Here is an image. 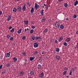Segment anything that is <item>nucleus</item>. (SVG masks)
I'll use <instances>...</instances> for the list:
<instances>
[{
    "label": "nucleus",
    "mask_w": 78,
    "mask_h": 78,
    "mask_svg": "<svg viewBox=\"0 0 78 78\" xmlns=\"http://www.w3.org/2000/svg\"><path fill=\"white\" fill-rule=\"evenodd\" d=\"M55 26L56 28H59V27L60 26V23L58 22L55 23Z\"/></svg>",
    "instance_id": "nucleus-1"
},
{
    "label": "nucleus",
    "mask_w": 78,
    "mask_h": 78,
    "mask_svg": "<svg viewBox=\"0 0 78 78\" xmlns=\"http://www.w3.org/2000/svg\"><path fill=\"white\" fill-rule=\"evenodd\" d=\"M39 46V44L35 42L34 44V48H37Z\"/></svg>",
    "instance_id": "nucleus-2"
},
{
    "label": "nucleus",
    "mask_w": 78,
    "mask_h": 78,
    "mask_svg": "<svg viewBox=\"0 0 78 78\" xmlns=\"http://www.w3.org/2000/svg\"><path fill=\"white\" fill-rule=\"evenodd\" d=\"M22 10L23 11H25V10H26V4H25L23 5Z\"/></svg>",
    "instance_id": "nucleus-3"
},
{
    "label": "nucleus",
    "mask_w": 78,
    "mask_h": 78,
    "mask_svg": "<svg viewBox=\"0 0 78 78\" xmlns=\"http://www.w3.org/2000/svg\"><path fill=\"white\" fill-rule=\"evenodd\" d=\"M35 8L36 10H37V9H39V8H40V6H39V5H38L37 4H35Z\"/></svg>",
    "instance_id": "nucleus-4"
},
{
    "label": "nucleus",
    "mask_w": 78,
    "mask_h": 78,
    "mask_svg": "<svg viewBox=\"0 0 78 78\" xmlns=\"http://www.w3.org/2000/svg\"><path fill=\"white\" fill-rule=\"evenodd\" d=\"M17 9L18 11H21L22 10V7L19 6H18Z\"/></svg>",
    "instance_id": "nucleus-5"
},
{
    "label": "nucleus",
    "mask_w": 78,
    "mask_h": 78,
    "mask_svg": "<svg viewBox=\"0 0 78 78\" xmlns=\"http://www.w3.org/2000/svg\"><path fill=\"white\" fill-rule=\"evenodd\" d=\"M37 67L38 69H41L42 68V66H41V65L38 64L37 66Z\"/></svg>",
    "instance_id": "nucleus-6"
},
{
    "label": "nucleus",
    "mask_w": 78,
    "mask_h": 78,
    "mask_svg": "<svg viewBox=\"0 0 78 78\" xmlns=\"http://www.w3.org/2000/svg\"><path fill=\"white\" fill-rule=\"evenodd\" d=\"M25 74V73L23 71H21L20 74V75L21 76H23V75Z\"/></svg>",
    "instance_id": "nucleus-7"
},
{
    "label": "nucleus",
    "mask_w": 78,
    "mask_h": 78,
    "mask_svg": "<svg viewBox=\"0 0 78 78\" xmlns=\"http://www.w3.org/2000/svg\"><path fill=\"white\" fill-rule=\"evenodd\" d=\"M9 56H10V54L8 52L7 53L5 56V58H8Z\"/></svg>",
    "instance_id": "nucleus-8"
},
{
    "label": "nucleus",
    "mask_w": 78,
    "mask_h": 78,
    "mask_svg": "<svg viewBox=\"0 0 78 78\" xmlns=\"http://www.w3.org/2000/svg\"><path fill=\"white\" fill-rule=\"evenodd\" d=\"M64 38H63V37L61 36L59 38V39H58V41H62V40H63V39Z\"/></svg>",
    "instance_id": "nucleus-9"
},
{
    "label": "nucleus",
    "mask_w": 78,
    "mask_h": 78,
    "mask_svg": "<svg viewBox=\"0 0 78 78\" xmlns=\"http://www.w3.org/2000/svg\"><path fill=\"white\" fill-rule=\"evenodd\" d=\"M47 31H48V29L46 28L43 31V32L44 33H46L47 32Z\"/></svg>",
    "instance_id": "nucleus-10"
},
{
    "label": "nucleus",
    "mask_w": 78,
    "mask_h": 78,
    "mask_svg": "<svg viewBox=\"0 0 78 78\" xmlns=\"http://www.w3.org/2000/svg\"><path fill=\"white\" fill-rule=\"evenodd\" d=\"M44 10L42 9L41 10L40 12V13L41 15V16H42L43 15H44Z\"/></svg>",
    "instance_id": "nucleus-11"
},
{
    "label": "nucleus",
    "mask_w": 78,
    "mask_h": 78,
    "mask_svg": "<svg viewBox=\"0 0 78 78\" xmlns=\"http://www.w3.org/2000/svg\"><path fill=\"white\" fill-rule=\"evenodd\" d=\"M44 73H42L39 76V78H42L44 76Z\"/></svg>",
    "instance_id": "nucleus-12"
},
{
    "label": "nucleus",
    "mask_w": 78,
    "mask_h": 78,
    "mask_svg": "<svg viewBox=\"0 0 78 78\" xmlns=\"http://www.w3.org/2000/svg\"><path fill=\"white\" fill-rule=\"evenodd\" d=\"M29 59H30V60L31 61H32L33 60H34V57H30Z\"/></svg>",
    "instance_id": "nucleus-13"
},
{
    "label": "nucleus",
    "mask_w": 78,
    "mask_h": 78,
    "mask_svg": "<svg viewBox=\"0 0 78 78\" xmlns=\"http://www.w3.org/2000/svg\"><path fill=\"white\" fill-rule=\"evenodd\" d=\"M78 4V1L77 0H76L74 3V5L75 6H76Z\"/></svg>",
    "instance_id": "nucleus-14"
},
{
    "label": "nucleus",
    "mask_w": 78,
    "mask_h": 78,
    "mask_svg": "<svg viewBox=\"0 0 78 78\" xmlns=\"http://www.w3.org/2000/svg\"><path fill=\"white\" fill-rule=\"evenodd\" d=\"M56 58L58 60H59L61 58V57L59 55H57L56 57Z\"/></svg>",
    "instance_id": "nucleus-15"
},
{
    "label": "nucleus",
    "mask_w": 78,
    "mask_h": 78,
    "mask_svg": "<svg viewBox=\"0 0 78 78\" xmlns=\"http://www.w3.org/2000/svg\"><path fill=\"white\" fill-rule=\"evenodd\" d=\"M64 27V25H63V24H61L60 25V28H61V29H63Z\"/></svg>",
    "instance_id": "nucleus-16"
},
{
    "label": "nucleus",
    "mask_w": 78,
    "mask_h": 78,
    "mask_svg": "<svg viewBox=\"0 0 78 78\" xmlns=\"http://www.w3.org/2000/svg\"><path fill=\"white\" fill-rule=\"evenodd\" d=\"M46 20V19H45V18L43 17L42 19H41V22H44V21H45Z\"/></svg>",
    "instance_id": "nucleus-17"
},
{
    "label": "nucleus",
    "mask_w": 78,
    "mask_h": 78,
    "mask_svg": "<svg viewBox=\"0 0 78 78\" xmlns=\"http://www.w3.org/2000/svg\"><path fill=\"white\" fill-rule=\"evenodd\" d=\"M22 29H20L19 30L17 31V33L18 34H20V33H21V32L22 31Z\"/></svg>",
    "instance_id": "nucleus-18"
},
{
    "label": "nucleus",
    "mask_w": 78,
    "mask_h": 78,
    "mask_svg": "<svg viewBox=\"0 0 78 78\" xmlns=\"http://www.w3.org/2000/svg\"><path fill=\"white\" fill-rule=\"evenodd\" d=\"M17 9H16V8H14L13 9V12H16V11H17Z\"/></svg>",
    "instance_id": "nucleus-19"
},
{
    "label": "nucleus",
    "mask_w": 78,
    "mask_h": 78,
    "mask_svg": "<svg viewBox=\"0 0 78 78\" xmlns=\"http://www.w3.org/2000/svg\"><path fill=\"white\" fill-rule=\"evenodd\" d=\"M24 22L25 23V24L26 25H28V20H26V21L25 20H24Z\"/></svg>",
    "instance_id": "nucleus-20"
},
{
    "label": "nucleus",
    "mask_w": 78,
    "mask_h": 78,
    "mask_svg": "<svg viewBox=\"0 0 78 78\" xmlns=\"http://www.w3.org/2000/svg\"><path fill=\"white\" fill-rule=\"evenodd\" d=\"M30 74H31V75H34V71H30Z\"/></svg>",
    "instance_id": "nucleus-21"
},
{
    "label": "nucleus",
    "mask_w": 78,
    "mask_h": 78,
    "mask_svg": "<svg viewBox=\"0 0 78 78\" xmlns=\"http://www.w3.org/2000/svg\"><path fill=\"white\" fill-rule=\"evenodd\" d=\"M32 39L33 41L35 40V37H35V36H34V35H32Z\"/></svg>",
    "instance_id": "nucleus-22"
},
{
    "label": "nucleus",
    "mask_w": 78,
    "mask_h": 78,
    "mask_svg": "<svg viewBox=\"0 0 78 78\" xmlns=\"http://www.w3.org/2000/svg\"><path fill=\"white\" fill-rule=\"evenodd\" d=\"M13 61L15 62L17 61V58L16 57H15L13 58Z\"/></svg>",
    "instance_id": "nucleus-23"
},
{
    "label": "nucleus",
    "mask_w": 78,
    "mask_h": 78,
    "mask_svg": "<svg viewBox=\"0 0 78 78\" xmlns=\"http://www.w3.org/2000/svg\"><path fill=\"white\" fill-rule=\"evenodd\" d=\"M66 42H69L70 41V38H66V39L65 40Z\"/></svg>",
    "instance_id": "nucleus-24"
},
{
    "label": "nucleus",
    "mask_w": 78,
    "mask_h": 78,
    "mask_svg": "<svg viewBox=\"0 0 78 78\" xmlns=\"http://www.w3.org/2000/svg\"><path fill=\"white\" fill-rule=\"evenodd\" d=\"M33 11H34V9H33V8H32L31 10H30V12L31 14L32 13H33Z\"/></svg>",
    "instance_id": "nucleus-25"
},
{
    "label": "nucleus",
    "mask_w": 78,
    "mask_h": 78,
    "mask_svg": "<svg viewBox=\"0 0 78 78\" xmlns=\"http://www.w3.org/2000/svg\"><path fill=\"white\" fill-rule=\"evenodd\" d=\"M22 54L23 56H26V55H27V53L25 52H23Z\"/></svg>",
    "instance_id": "nucleus-26"
},
{
    "label": "nucleus",
    "mask_w": 78,
    "mask_h": 78,
    "mask_svg": "<svg viewBox=\"0 0 78 78\" xmlns=\"http://www.w3.org/2000/svg\"><path fill=\"white\" fill-rule=\"evenodd\" d=\"M11 16H10L9 17V18H8V19H7V21H9V20H11Z\"/></svg>",
    "instance_id": "nucleus-27"
},
{
    "label": "nucleus",
    "mask_w": 78,
    "mask_h": 78,
    "mask_svg": "<svg viewBox=\"0 0 78 78\" xmlns=\"http://www.w3.org/2000/svg\"><path fill=\"white\" fill-rule=\"evenodd\" d=\"M38 54V52L37 51H34V54L35 55H37Z\"/></svg>",
    "instance_id": "nucleus-28"
},
{
    "label": "nucleus",
    "mask_w": 78,
    "mask_h": 78,
    "mask_svg": "<svg viewBox=\"0 0 78 78\" xmlns=\"http://www.w3.org/2000/svg\"><path fill=\"white\" fill-rule=\"evenodd\" d=\"M35 39L36 40H37L39 39H41V37H35Z\"/></svg>",
    "instance_id": "nucleus-29"
},
{
    "label": "nucleus",
    "mask_w": 78,
    "mask_h": 78,
    "mask_svg": "<svg viewBox=\"0 0 78 78\" xmlns=\"http://www.w3.org/2000/svg\"><path fill=\"white\" fill-rule=\"evenodd\" d=\"M6 66L7 67H10L11 66V65L9 63L6 64Z\"/></svg>",
    "instance_id": "nucleus-30"
},
{
    "label": "nucleus",
    "mask_w": 78,
    "mask_h": 78,
    "mask_svg": "<svg viewBox=\"0 0 78 78\" xmlns=\"http://www.w3.org/2000/svg\"><path fill=\"white\" fill-rule=\"evenodd\" d=\"M14 31V28H13L10 31L11 33H13Z\"/></svg>",
    "instance_id": "nucleus-31"
},
{
    "label": "nucleus",
    "mask_w": 78,
    "mask_h": 78,
    "mask_svg": "<svg viewBox=\"0 0 78 78\" xmlns=\"http://www.w3.org/2000/svg\"><path fill=\"white\" fill-rule=\"evenodd\" d=\"M39 61L41 62H42V58H41V57H39Z\"/></svg>",
    "instance_id": "nucleus-32"
},
{
    "label": "nucleus",
    "mask_w": 78,
    "mask_h": 78,
    "mask_svg": "<svg viewBox=\"0 0 78 78\" xmlns=\"http://www.w3.org/2000/svg\"><path fill=\"white\" fill-rule=\"evenodd\" d=\"M77 48H78V42L77 43V45H76V46L75 47V49H76Z\"/></svg>",
    "instance_id": "nucleus-33"
},
{
    "label": "nucleus",
    "mask_w": 78,
    "mask_h": 78,
    "mask_svg": "<svg viewBox=\"0 0 78 78\" xmlns=\"http://www.w3.org/2000/svg\"><path fill=\"white\" fill-rule=\"evenodd\" d=\"M34 32V30L32 29L31 30H30V33H31V34H32Z\"/></svg>",
    "instance_id": "nucleus-34"
},
{
    "label": "nucleus",
    "mask_w": 78,
    "mask_h": 78,
    "mask_svg": "<svg viewBox=\"0 0 78 78\" xmlns=\"http://www.w3.org/2000/svg\"><path fill=\"white\" fill-rule=\"evenodd\" d=\"M59 49L58 48H56V51L57 52H59Z\"/></svg>",
    "instance_id": "nucleus-35"
},
{
    "label": "nucleus",
    "mask_w": 78,
    "mask_h": 78,
    "mask_svg": "<svg viewBox=\"0 0 78 78\" xmlns=\"http://www.w3.org/2000/svg\"><path fill=\"white\" fill-rule=\"evenodd\" d=\"M65 7H67L68 6V4L67 3H65L64 4Z\"/></svg>",
    "instance_id": "nucleus-36"
},
{
    "label": "nucleus",
    "mask_w": 78,
    "mask_h": 78,
    "mask_svg": "<svg viewBox=\"0 0 78 78\" xmlns=\"http://www.w3.org/2000/svg\"><path fill=\"white\" fill-rule=\"evenodd\" d=\"M11 35H8L7 36V37L8 39H9V37H11Z\"/></svg>",
    "instance_id": "nucleus-37"
},
{
    "label": "nucleus",
    "mask_w": 78,
    "mask_h": 78,
    "mask_svg": "<svg viewBox=\"0 0 78 78\" xmlns=\"http://www.w3.org/2000/svg\"><path fill=\"white\" fill-rule=\"evenodd\" d=\"M66 74H67V71H65L63 73V75H66Z\"/></svg>",
    "instance_id": "nucleus-38"
},
{
    "label": "nucleus",
    "mask_w": 78,
    "mask_h": 78,
    "mask_svg": "<svg viewBox=\"0 0 78 78\" xmlns=\"http://www.w3.org/2000/svg\"><path fill=\"white\" fill-rule=\"evenodd\" d=\"M63 45L65 46H67V43L66 42H65L63 43Z\"/></svg>",
    "instance_id": "nucleus-39"
},
{
    "label": "nucleus",
    "mask_w": 78,
    "mask_h": 78,
    "mask_svg": "<svg viewBox=\"0 0 78 78\" xmlns=\"http://www.w3.org/2000/svg\"><path fill=\"white\" fill-rule=\"evenodd\" d=\"M76 17H77V15H74L73 17V19H75V18H76Z\"/></svg>",
    "instance_id": "nucleus-40"
},
{
    "label": "nucleus",
    "mask_w": 78,
    "mask_h": 78,
    "mask_svg": "<svg viewBox=\"0 0 78 78\" xmlns=\"http://www.w3.org/2000/svg\"><path fill=\"white\" fill-rule=\"evenodd\" d=\"M26 39V37L25 36H23L22 37V40H25Z\"/></svg>",
    "instance_id": "nucleus-41"
},
{
    "label": "nucleus",
    "mask_w": 78,
    "mask_h": 78,
    "mask_svg": "<svg viewBox=\"0 0 78 78\" xmlns=\"http://www.w3.org/2000/svg\"><path fill=\"white\" fill-rule=\"evenodd\" d=\"M10 41H13V40H14V38L12 37H11L10 38Z\"/></svg>",
    "instance_id": "nucleus-42"
},
{
    "label": "nucleus",
    "mask_w": 78,
    "mask_h": 78,
    "mask_svg": "<svg viewBox=\"0 0 78 78\" xmlns=\"http://www.w3.org/2000/svg\"><path fill=\"white\" fill-rule=\"evenodd\" d=\"M31 27L33 29H34L35 27L34 26H32Z\"/></svg>",
    "instance_id": "nucleus-43"
},
{
    "label": "nucleus",
    "mask_w": 78,
    "mask_h": 78,
    "mask_svg": "<svg viewBox=\"0 0 78 78\" xmlns=\"http://www.w3.org/2000/svg\"><path fill=\"white\" fill-rule=\"evenodd\" d=\"M64 70H68V68H67V67H65L64 68Z\"/></svg>",
    "instance_id": "nucleus-44"
},
{
    "label": "nucleus",
    "mask_w": 78,
    "mask_h": 78,
    "mask_svg": "<svg viewBox=\"0 0 78 78\" xmlns=\"http://www.w3.org/2000/svg\"><path fill=\"white\" fill-rule=\"evenodd\" d=\"M12 27H9V30H11V29H12Z\"/></svg>",
    "instance_id": "nucleus-45"
},
{
    "label": "nucleus",
    "mask_w": 78,
    "mask_h": 78,
    "mask_svg": "<svg viewBox=\"0 0 78 78\" xmlns=\"http://www.w3.org/2000/svg\"><path fill=\"white\" fill-rule=\"evenodd\" d=\"M3 67V65H1L0 66V69H1Z\"/></svg>",
    "instance_id": "nucleus-46"
},
{
    "label": "nucleus",
    "mask_w": 78,
    "mask_h": 78,
    "mask_svg": "<svg viewBox=\"0 0 78 78\" xmlns=\"http://www.w3.org/2000/svg\"><path fill=\"white\" fill-rule=\"evenodd\" d=\"M55 44H58V41L55 40Z\"/></svg>",
    "instance_id": "nucleus-47"
},
{
    "label": "nucleus",
    "mask_w": 78,
    "mask_h": 78,
    "mask_svg": "<svg viewBox=\"0 0 78 78\" xmlns=\"http://www.w3.org/2000/svg\"><path fill=\"white\" fill-rule=\"evenodd\" d=\"M72 71H70V75H72Z\"/></svg>",
    "instance_id": "nucleus-48"
},
{
    "label": "nucleus",
    "mask_w": 78,
    "mask_h": 78,
    "mask_svg": "<svg viewBox=\"0 0 78 78\" xmlns=\"http://www.w3.org/2000/svg\"><path fill=\"white\" fill-rule=\"evenodd\" d=\"M50 41L51 42H53L54 41V40H53V39H51Z\"/></svg>",
    "instance_id": "nucleus-49"
},
{
    "label": "nucleus",
    "mask_w": 78,
    "mask_h": 78,
    "mask_svg": "<svg viewBox=\"0 0 78 78\" xmlns=\"http://www.w3.org/2000/svg\"><path fill=\"white\" fill-rule=\"evenodd\" d=\"M72 71V72H73V71H74V70H75V69H74V68H72L71 69Z\"/></svg>",
    "instance_id": "nucleus-50"
},
{
    "label": "nucleus",
    "mask_w": 78,
    "mask_h": 78,
    "mask_svg": "<svg viewBox=\"0 0 78 78\" xmlns=\"http://www.w3.org/2000/svg\"><path fill=\"white\" fill-rule=\"evenodd\" d=\"M2 11H0V15H2Z\"/></svg>",
    "instance_id": "nucleus-51"
},
{
    "label": "nucleus",
    "mask_w": 78,
    "mask_h": 78,
    "mask_svg": "<svg viewBox=\"0 0 78 78\" xmlns=\"http://www.w3.org/2000/svg\"><path fill=\"white\" fill-rule=\"evenodd\" d=\"M49 22H51V20H48Z\"/></svg>",
    "instance_id": "nucleus-52"
},
{
    "label": "nucleus",
    "mask_w": 78,
    "mask_h": 78,
    "mask_svg": "<svg viewBox=\"0 0 78 78\" xmlns=\"http://www.w3.org/2000/svg\"><path fill=\"white\" fill-rule=\"evenodd\" d=\"M42 54V55H44V51H43L42 53H41Z\"/></svg>",
    "instance_id": "nucleus-53"
},
{
    "label": "nucleus",
    "mask_w": 78,
    "mask_h": 78,
    "mask_svg": "<svg viewBox=\"0 0 78 78\" xmlns=\"http://www.w3.org/2000/svg\"><path fill=\"white\" fill-rule=\"evenodd\" d=\"M25 62H27L28 61V60H27V59H25Z\"/></svg>",
    "instance_id": "nucleus-54"
},
{
    "label": "nucleus",
    "mask_w": 78,
    "mask_h": 78,
    "mask_svg": "<svg viewBox=\"0 0 78 78\" xmlns=\"http://www.w3.org/2000/svg\"><path fill=\"white\" fill-rule=\"evenodd\" d=\"M76 33L77 34H78V30L76 32Z\"/></svg>",
    "instance_id": "nucleus-55"
},
{
    "label": "nucleus",
    "mask_w": 78,
    "mask_h": 78,
    "mask_svg": "<svg viewBox=\"0 0 78 78\" xmlns=\"http://www.w3.org/2000/svg\"><path fill=\"white\" fill-rule=\"evenodd\" d=\"M66 20H67V21L68 20H69V18H66Z\"/></svg>",
    "instance_id": "nucleus-56"
},
{
    "label": "nucleus",
    "mask_w": 78,
    "mask_h": 78,
    "mask_svg": "<svg viewBox=\"0 0 78 78\" xmlns=\"http://www.w3.org/2000/svg\"><path fill=\"white\" fill-rule=\"evenodd\" d=\"M58 2H60L61 0H58Z\"/></svg>",
    "instance_id": "nucleus-57"
},
{
    "label": "nucleus",
    "mask_w": 78,
    "mask_h": 78,
    "mask_svg": "<svg viewBox=\"0 0 78 78\" xmlns=\"http://www.w3.org/2000/svg\"><path fill=\"white\" fill-rule=\"evenodd\" d=\"M25 33H26V31H27V29H25Z\"/></svg>",
    "instance_id": "nucleus-58"
},
{
    "label": "nucleus",
    "mask_w": 78,
    "mask_h": 78,
    "mask_svg": "<svg viewBox=\"0 0 78 78\" xmlns=\"http://www.w3.org/2000/svg\"><path fill=\"white\" fill-rule=\"evenodd\" d=\"M6 73V71H4V73Z\"/></svg>",
    "instance_id": "nucleus-59"
},
{
    "label": "nucleus",
    "mask_w": 78,
    "mask_h": 78,
    "mask_svg": "<svg viewBox=\"0 0 78 78\" xmlns=\"http://www.w3.org/2000/svg\"><path fill=\"white\" fill-rule=\"evenodd\" d=\"M27 31H28L29 30V29L28 28H27Z\"/></svg>",
    "instance_id": "nucleus-60"
},
{
    "label": "nucleus",
    "mask_w": 78,
    "mask_h": 78,
    "mask_svg": "<svg viewBox=\"0 0 78 78\" xmlns=\"http://www.w3.org/2000/svg\"><path fill=\"white\" fill-rule=\"evenodd\" d=\"M15 0V1H16V2L17 1H20V0Z\"/></svg>",
    "instance_id": "nucleus-61"
},
{
    "label": "nucleus",
    "mask_w": 78,
    "mask_h": 78,
    "mask_svg": "<svg viewBox=\"0 0 78 78\" xmlns=\"http://www.w3.org/2000/svg\"><path fill=\"white\" fill-rule=\"evenodd\" d=\"M44 5L45 6H47V5H46V4H44Z\"/></svg>",
    "instance_id": "nucleus-62"
},
{
    "label": "nucleus",
    "mask_w": 78,
    "mask_h": 78,
    "mask_svg": "<svg viewBox=\"0 0 78 78\" xmlns=\"http://www.w3.org/2000/svg\"><path fill=\"white\" fill-rule=\"evenodd\" d=\"M66 77H67V78H69V75L67 76H66Z\"/></svg>",
    "instance_id": "nucleus-63"
},
{
    "label": "nucleus",
    "mask_w": 78,
    "mask_h": 78,
    "mask_svg": "<svg viewBox=\"0 0 78 78\" xmlns=\"http://www.w3.org/2000/svg\"><path fill=\"white\" fill-rule=\"evenodd\" d=\"M27 5H29V2H28L27 3Z\"/></svg>",
    "instance_id": "nucleus-64"
}]
</instances>
